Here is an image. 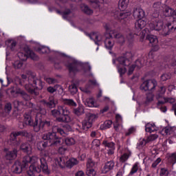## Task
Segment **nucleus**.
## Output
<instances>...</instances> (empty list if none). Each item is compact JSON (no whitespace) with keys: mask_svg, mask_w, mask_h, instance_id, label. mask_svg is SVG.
<instances>
[{"mask_svg":"<svg viewBox=\"0 0 176 176\" xmlns=\"http://www.w3.org/2000/svg\"><path fill=\"white\" fill-rule=\"evenodd\" d=\"M167 90V88L165 86H162L158 89L156 98L159 100V98H162L164 94H166V91Z\"/></svg>","mask_w":176,"mask_h":176,"instance_id":"393cba45","label":"nucleus"},{"mask_svg":"<svg viewBox=\"0 0 176 176\" xmlns=\"http://www.w3.org/2000/svg\"><path fill=\"white\" fill-rule=\"evenodd\" d=\"M173 24V25H172ZM170 23V26H169L170 32L173 30H176V19L173 21V23Z\"/></svg>","mask_w":176,"mask_h":176,"instance_id":"774afa93","label":"nucleus"},{"mask_svg":"<svg viewBox=\"0 0 176 176\" xmlns=\"http://www.w3.org/2000/svg\"><path fill=\"white\" fill-rule=\"evenodd\" d=\"M111 171V162H107L102 169V174H107Z\"/></svg>","mask_w":176,"mask_h":176,"instance_id":"4c0bfd02","label":"nucleus"},{"mask_svg":"<svg viewBox=\"0 0 176 176\" xmlns=\"http://www.w3.org/2000/svg\"><path fill=\"white\" fill-rule=\"evenodd\" d=\"M131 13L127 12H116L115 14L116 19H118V20H124V19H127L129 16H130Z\"/></svg>","mask_w":176,"mask_h":176,"instance_id":"ddd939ff","label":"nucleus"},{"mask_svg":"<svg viewBox=\"0 0 176 176\" xmlns=\"http://www.w3.org/2000/svg\"><path fill=\"white\" fill-rule=\"evenodd\" d=\"M131 56V53L128 52L125 56H121L118 58L117 63H118V65L117 68L120 75H124L127 72V75H132L134 69H135V67H138V68L142 67V63H141V60H140L135 61V65H132L131 61L129 59Z\"/></svg>","mask_w":176,"mask_h":176,"instance_id":"f03ea898","label":"nucleus"},{"mask_svg":"<svg viewBox=\"0 0 176 176\" xmlns=\"http://www.w3.org/2000/svg\"><path fill=\"white\" fill-rule=\"evenodd\" d=\"M116 122L114 124V129L116 130V131H119V129L122 127V124H119L120 123V122H122V116L116 114Z\"/></svg>","mask_w":176,"mask_h":176,"instance_id":"4be33fe9","label":"nucleus"},{"mask_svg":"<svg viewBox=\"0 0 176 176\" xmlns=\"http://www.w3.org/2000/svg\"><path fill=\"white\" fill-rule=\"evenodd\" d=\"M47 157H49V153L45 151L40 159L41 164H39V158L38 157H30V155L24 157V167L28 166V163H30L29 170H28V175L35 176V173H39L41 171H43L45 174H50L49 166H47Z\"/></svg>","mask_w":176,"mask_h":176,"instance_id":"f257e3e1","label":"nucleus"},{"mask_svg":"<svg viewBox=\"0 0 176 176\" xmlns=\"http://www.w3.org/2000/svg\"><path fill=\"white\" fill-rule=\"evenodd\" d=\"M21 149L23 151V152L27 153L28 155H31L32 152V148L28 142L22 144L21 145Z\"/></svg>","mask_w":176,"mask_h":176,"instance_id":"dca6fc26","label":"nucleus"},{"mask_svg":"<svg viewBox=\"0 0 176 176\" xmlns=\"http://www.w3.org/2000/svg\"><path fill=\"white\" fill-rule=\"evenodd\" d=\"M66 145L71 146L72 145H75V139L73 138H66L65 140Z\"/></svg>","mask_w":176,"mask_h":176,"instance_id":"79ce46f5","label":"nucleus"},{"mask_svg":"<svg viewBox=\"0 0 176 176\" xmlns=\"http://www.w3.org/2000/svg\"><path fill=\"white\" fill-rule=\"evenodd\" d=\"M160 175V176H168V170L166 169V168H161Z\"/></svg>","mask_w":176,"mask_h":176,"instance_id":"13d9d810","label":"nucleus"},{"mask_svg":"<svg viewBox=\"0 0 176 176\" xmlns=\"http://www.w3.org/2000/svg\"><path fill=\"white\" fill-rule=\"evenodd\" d=\"M130 156H131V153H126L124 155H122L120 157V162H122V163H124V162H126V160H129V158L130 157Z\"/></svg>","mask_w":176,"mask_h":176,"instance_id":"49530a36","label":"nucleus"},{"mask_svg":"<svg viewBox=\"0 0 176 176\" xmlns=\"http://www.w3.org/2000/svg\"><path fill=\"white\" fill-rule=\"evenodd\" d=\"M24 123L28 124V126H33L34 120L31 118V113H27L24 115Z\"/></svg>","mask_w":176,"mask_h":176,"instance_id":"6ab92c4d","label":"nucleus"},{"mask_svg":"<svg viewBox=\"0 0 176 176\" xmlns=\"http://www.w3.org/2000/svg\"><path fill=\"white\" fill-rule=\"evenodd\" d=\"M18 135H21L22 137H28V133H27L25 131L14 132L11 133V138H12V140H16V137H18Z\"/></svg>","mask_w":176,"mask_h":176,"instance_id":"b1692460","label":"nucleus"},{"mask_svg":"<svg viewBox=\"0 0 176 176\" xmlns=\"http://www.w3.org/2000/svg\"><path fill=\"white\" fill-rule=\"evenodd\" d=\"M12 171L15 173V174H21V171H23V167H21L19 162H15L12 166Z\"/></svg>","mask_w":176,"mask_h":176,"instance_id":"412c9836","label":"nucleus"},{"mask_svg":"<svg viewBox=\"0 0 176 176\" xmlns=\"http://www.w3.org/2000/svg\"><path fill=\"white\" fill-rule=\"evenodd\" d=\"M157 86V81L156 80H148L140 85V90L142 91H150V93H153L156 90Z\"/></svg>","mask_w":176,"mask_h":176,"instance_id":"423d86ee","label":"nucleus"},{"mask_svg":"<svg viewBox=\"0 0 176 176\" xmlns=\"http://www.w3.org/2000/svg\"><path fill=\"white\" fill-rule=\"evenodd\" d=\"M81 10L85 13V14H93V10L86 6V4L81 5Z\"/></svg>","mask_w":176,"mask_h":176,"instance_id":"72a5a7b5","label":"nucleus"},{"mask_svg":"<svg viewBox=\"0 0 176 176\" xmlns=\"http://www.w3.org/2000/svg\"><path fill=\"white\" fill-rule=\"evenodd\" d=\"M47 91L51 94L55 93V91H58V93H63V87H61L60 85H56L54 87H48L47 88Z\"/></svg>","mask_w":176,"mask_h":176,"instance_id":"2eb2a0df","label":"nucleus"},{"mask_svg":"<svg viewBox=\"0 0 176 176\" xmlns=\"http://www.w3.org/2000/svg\"><path fill=\"white\" fill-rule=\"evenodd\" d=\"M98 118V116L96 114H88L85 119H87L88 121L93 124V122H94Z\"/></svg>","mask_w":176,"mask_h":176,"instance_id":"a18cd8bd","label":"nucleus"},{"mask_svg":"<svg viewBox=\"0 0 176 176\" xmlns=\"http://www.w3.org/2000/svg\"><path fill=\"white\" fill-rule=\"evenodd\" d=\"M84 104L86 107H89V108H98L100 104L96 102L94 98H88L85 100H84Z\"/></svg>","mask_w":176,"mask_h":176,"instance_id":"9b49d317","label":"nucleus"},{"mask_svg":"<svg viewBox=\"0 0 176 176\" xmlns=\"http://www.w3.org/2000/svg\"><path fill=\"white\" fill-rule=\"evenodd\" d=\"M28 57H31L32 60H38V56L35 53L31 50H30L29 48H28Z\"/></svg>","mask_w":176,"mask_h":176,"instance_id":"09e8293b","label":"nucleus"},{"mask_svg":"<svg viewBox=\"0 0 176 176\" xmlns=\"http://www.w3.org/2000/svg\"><path fill=\"white\" fill-rule=\"evenodd\" d=\"M171 78V74L168 73H165L162 74L160 77L162 82H166V80H168Z\"/></svg>","mask_w":176,"mask_h":176,"instance_id":"3c124183","label":"nucleus"},{"mask_svg":"<svg viewBox=\"0 0 176 176\" xmlns=\"http://www.w3.org/2000/svg\"><path fill=\"white\" fill-rule=\"evenodd\" d=\"M34 111L37 114L40 113V115H46V110L45 109L41 108L39 106H36L34 109Z\"/></svg>","mask_w":176,"mask_h":176,"instance_id":"ea45409f","label":"nucleus"},{"mask_svg":"<svg viewBox=\"0 0 176 176\" xmlns=\"http://www.w3.org/2000/svg\"><path fill=\"white\" fill-rule=\"evenodd\" d=\"M69 91L71 94H72V96L76 94V93H78V87H76V85L72 84L71 85H69Z\"/></svg>","mask_w":176,"mask_h":176,"instance_id":"58836bf2","label":"nucleus"},{"mask_svg":"<svg viewBox=\"0 0 176 176\" xmlns=\"http://www.w3.org/2000/svg\"><path fill=\"white\" fill-rule=\"evenodd\" d=\"M41 102H43V104L48 108H54L56 107V104H57V102L54 100V96H50L49 98L48 102H47L46 100H42Z\"/></svg>","mask_w":176,"mask_h":176,"instance_id":"f8f14e48","label":"nucleus"},{"mask_svg":"<svg viewBox=\"0 0 176 176\" xmlns=\"http://www.w3.org/2000/svg\"><path fill=\"white\" fill-rule=\"evenodd\" d=\"M90 39L94 41L96 45H98V42H101L102 41V36L100 34H92L89 35Z\"/></svg>","mask_w":176,"mask_h":176,"instance_id":"aec40b11","label":"nucleus"},{"mask_svg":"<svg viewBox=\"0 0 176 176\" xmlns=\"http://www.w3.org/2000/svg\"><path fill=\"white\" fill-rule=\"evenodd\" d=\"M104 28L105 30V40L104 46L108 50H111V25L109 23H105L104 25Z\"/></svg>","mask_w":176,"mask_h":176,"instance_id":"6e6552de","label":"nucleus"},{"mask_svg":"<svg viewBox=\"0 0 176 176\" xmlns=\"http://www.w3.org/2000/svg\"><path fill=\"white\" fill-rule=\"evenodd\" d=\"M79 163V161L75 158H71L68 161H67V167H74V166H76Z\"/></svg>","mask_w":176,"mask_h":176,"instance_id":"f704fd0d","label":"nucleus"},{"mask_svg":"<svg viewBox=\"0 0 176 176\" xmlns=\"http://www.w3.org/2000/svg\"><path fill=\"white\" fill-rule=\"evenodd\" d=\"M147 39L149 41L150 43L152 44V46H155V45H157V43L159 41L157 40V37L155 35H148L147 36Z\"/></svg>","mask_w":176,"mask_h":176,"instance_id":"a878e982","label":"nucleus"},{"mask_svg":"<svg viewBox=\"0 0 176 176\" xmlns=\"http://www.w3.org/2000/svg\"><path fill=\"white\" fill-rule=\"evenodd\" d=\"M25 89L30 93L34 94L35 90H42L43 89V82L41 80H36L34 76L28 77V83L25 85Z\"/></svg>","mask_w":176,"mask_h":176,"instance_id":"39448f33","label":"nucleus"},{"mask_svg":"<svg viewBox=\"0 0 176 176\" xmlns=\"http://www.w3.org/2000/svg\"><path fill=\"white\" fill-rule=\"evenodd\" d=\"M74 113H75V115L80 116V115H83V113H85V109L82 106H79L77 109H75L74 110Z\"/></svg>","mask_w":176,"mask_h":176,"instance_id":"e433bc0d","label":"nucleus"},{"mask_svg":"<svg viewBox=\"0 0 176 176\" xmlns=\"http://www.w3.org/2000/svg\"><path fill=\"white\" fill-rule=\"evenodd\" d=\"M133 16L134 19H136L137 20L144 19V17H145V11L140 8H134L133 11Z\"/></svg>","mask_w":176,"mask_h":176,"instance_id":"9d476101","label":"nucleus"},{"mask_svg":"<svg viewBox=\"0 0 176 176\" xmlns=\"http://www.w3.org/2000/svg\"><path fill=\"white\" fill-rule=\"evenodd\" d=\"M157 129V128L156 127L155 124L148 123L147 124H146L145 130L147 133H153V131H156Z\"/></svg>","mask_w":176,"mask_h":176,"instance_id":"bb28decb","label":"nucleus"},{"mask_svg":"<svg viewBox=\"0 0 176 176\" xmlns=\"http://www.w3.org/2000/svg\"><path fill=\"white\" fill-rule=\"evenodd\" d=\"M56 164H58L60 167H65V157H58L55 160Z\"/></svg>","mask_w":176,"mask_h":176,"instance_id":"c756f323","label":"nucleus"},{"mask_svg":"<svg viewBox=\"0 0 176 176\" xmlns=\"http://www.w3.org/2000/svg\"><path fill=\"white\" fill-rule=\"evenodd\" d=\"M16 93V94H21L23 98L25 99V101H30V100H31V97L21 89H17Z\"/></svg>","mask_w":176,"mask_h":176,"instance_id":"cd10ccee","label":"nucleus"},{"mask_svg":"<svg viewBox=\"0 0 176 176\" xmlns=\"http://www.w3.org/2000/svg\"><path fill=\"white\" fill-rule=\"evenodd\" d=\"M168 160L172 164H175L176 163V153H173L169 154Z\"/></svg>","mask_w":176,"mask_h":176,"instance_id":"de8ad7c7","label":"nucleus"},{"mask_svg":"<svg viewBox=\"0 0 176 176\" xmlns=\"http://www.w3.org/2000/svg\"><path fill=\"white\" fill-rule=\"evenodd\" d=\"M52 116H54V118H56L57 122H58V119H63L60 110H58V107L57 108V109H54L52 111Z\"/></svg>","mask_w":176,"mask_h":176,"instance_id":"7c9ffc66","label":"nucleus"},{"mask_svg":"<svg viewBox=\"0 0 176 176\" xmlns=\"http://www.w3.org/2000/svg\"><path fill=\"white\" fill-rule=\"evenodd\" d=\"M96 166V162L91 159H88L87 162V169H93Z\"/></svg>","mask_w":176,"mask_h":176,"instance_id":"c03bdc74","label":"nucleus"},{"mask_svg":"<svg viewBox=\"0 0 176 176\" xmlns=\"http://www.w3.org/2000/svg\"><path fill=\"white\" fill-rule=\"evenodd\" d=\"M140 167V163L138 162H135L129 174V176H132L134 174H135V173H137L138 171V168Z\"/></svg>","mask_w":176,"mask_h":176,"instance_id":"473e14b6","label":"nucleus"},{"mask_svg":"<svg viewBox=\"0 0 176 176\" xmlns=\"http://www.w3.org/2000/svg\"><path fill=\"white\" fill-rule=\"evenodd\" d=\"M91 126H93V124L89 122L87 118H85V120L82 122L83 130H87L88 129H90Z\"/></svg>","mask_w":176,"mask_h":176,"instance_id":"c9c22d12","label":"nucleus"},{"mask_svg":"<svg viewBox=\"0 0 176 176\" xmlns=\"http://www.w3.org/2000/svg\"><path fill=\"white\" fill-rule=\"evenodd\" d=\"M62 102L65 104V105H69V107H76V102L74 101L72 99H63Z\"/></svg>","mask_w":176,"mask_h":176,"instance_id":"2f4dec72","label":"nucleus"},{"mask_svg":"<svg viewBox=\"0 0 176 176\" xmlns=\"http://www.w3.org/2000/svg\"><path fill=\"white\" fill-rule=\"evenodd\" d=\"M58 111H60L63 118H58V122L61 123H68L71 122V117H69V110L68 108L64 106H58Z\"/></svg>","mask_w":176,"mask_h":176,"instance_id":"0eeeda50","label":"nucleus"},{"mask_svg":"<svg viewBox=\"0 0 176 176\" xmlns=\"http://www.w3.org/2000/svg\"><path fill=\"white\" fill-rule=\"evenodd\" d=\"M17 157V149H14L12 151L7 152L6 159L7 160H14Z\"/></svg>","mask_w":176,"mask_h":176,"instance_id":"f3484780","label":"nucleus"},{"mask_svg":"<svg viewBox=\"0 0 176 176\" xmlns=\"http://www.w3.org/2000/svg\"><path fill=\"white\" fill-rule=\"evenodd\" d=\"M69 72H74V74H76L78 72V66L75 65H71L69 67Z\"/></svg>","mask_w":176,"mask_h":176,"instance_id":"6e6d98bb","label":"nucleus"},{"mask_svg":"<svg viewBox=\"0 0 176 176\" xmlns=\"http://www.w3.org/2000/svg\"><path fill=\"white\" fill-rule=\"evenodd\" d=\"M14 68H16V69H19L20 68H21V67H23V62L20 61V60H16L14 63Z\"/></svg>","mask_w":176,"mask_h":176,"instance_id":"4d7b16f0","label":"nucleus"},{"mask_svg":"<svg viewBox=\"0 0 176 176\" xmlns=\"http://www.w3.org/2000/svg\"><path fill=\"white\" fill-rule=\"evenodd\" d=\"M162 131H164V133H165V134L168 135V134H171V133H173V129H171V127L168 126V127L163 129Z\"/></svg>","mask_w":176,"mask_h":176,"instance_id":"e2e57ef3","label":"nucleus"},{"mask_svg":"<svg viewBox=\"0 0 176 176\" xmlns=\"http://www.w3.org/2000/svg\"><path fill=\"white\" fill-rule=\"evenodd\" d=\"M103 129H109L111 127V120H107L102 125Z\"/></svg>","mask_w":176,"mask_h":176,"instance_id":"338daca9","label":"nucleus"},{"mask_svg":"<svg viewBox=\"0 0 176 176\" xmlns=\"http://www.w3.org/2000/svg\"><path fill=\"white\" fill-rule=\"evenodd\" d=\"M164 13L166 17H174V9L170 7H166Z\"/></svg>","mask_w":176,"mask_h":176,"instance_id":"c85d7f7f","label":"nucleus"},{"mask_svg":"<svg viewBox=\"0 0 176 176\" xmlns=\"http://www.w3.org/2000/svg\"><path fill=\"white\" fill-rule=\"evenodd\" d=\"M163 21L160 19H153L149 23L148 26L151 30L155 31H160V35L162 36H167V35H170V27L171 26V23H168L165 26Z\"/></svg>","mask_w":176,"mask_h":176,"instance_id":"20e7f679","label":"nucleus"},{"mask_svg":"<svg viewBox=\"0 0 176 176\" xmlns=\"http://www.w3.org/2000/svg\"><path fill=\"white\" fill-rule=\"evenodd\" d=\"M159 138V135L157 134H153L148 137L147 142H151V141H155V140H157V138Z\"/></svg>","mask_w":176,"mask_h":176,"instance_id":"5fc2aeb1","label":"nucleus"},{"mask_svg":"<svg viewBox=\"0 0 176 176\" xmlns=\"http://www.w3.org/2000/svg\"><path fill=\"white\" fill-rule=\"evenodd\" d=\"M165 102H168L169 104H174L175 102V98H164Z\"/></svg>","mask_w":176,"mask_h":176,"instance_id":"680f3d73","label":"nucleus"},{"mask_svg":"<svg viewBox=\"0 0 176 176\" xmlns=\"http://www.w3.org/2000/svg\"><path fill=\"white\" fill-rule=\"evenodd\" d=\"M18 57L21 61H26L28 58V48H24L21 52L18 53Z\"/></svg>","mask_w":176,"mask_h":176,"instance_id":"a211bd4d","label":"nucleus"},{"mask_svg":"<svg viewBox=\"0 0 176 176\" xmlns=\"http://www.w3.org/2000/svg\"><path fill=\"white\" fill-rule=\"evenodd\" d=\"M45 82H47V83H48L49 85H53L54 83H56V80H54V78H45Z\"/></svg>","mask_w":176,"mask_h":176,"instance_id":"0e129e2a","label":"nucleus"},{"mask_svg":"<svg viewBox=\"0 0 176 176\" xmlns=\"http://www.w3.org/2000/svg\"><path fill=\"white\" fill-rule=\"evenodd\" d=\"M146 142H148V140H146L145 139H143L142 141L139 142L138 144V148H141L142 146L146 144Z\"/></svg>","mask_w":176,"mask_h":176,"instance_id":"69168bd1","label":"nucleus"},{"mask_svg":"<svg viewBox=\"0 0 176 176\" xmlns=\"http://www.w3.org/2000/svg\"><path fill=\"white\" fill-rule=\"evenodd\" d=\"M45 126H50V122L42 121V119H38V116H36L35 123L33 125L34 131H36V133H38V131H40V130H43Z\"/></svg>","mask_w":176,"mask_h":176,"instance_id":"1a4fd4ad","label":"nucleus"},{"mask_svg":"<svg viewBox=\"0 0 176 176\" xmlns=\"http://www.w3.org/2000/svg\"><path fill=\"white\" fill-rule=\"evenodd\" d=\"M130 0H120L118 6L121 10H126L127 9V6H129V3Z\"/></svg>","mask_w":176,"mask_h":176,"instance_id":"5701e85b","label":"nucleus"},{"mask_svg":"<svg viewBox=\"0 0 176 176\" xmlns=\"http://www.w3.org/2000/svg\"><path fill=\"white\" fill-rule=\"evenodd\" d=\"M53 131H56L57 133H59V134H60V135H65V132H64V130L61 129L60 128H58V126H55L53 127L52 129Z\"/></svg>","mask_w":176,"mask_h":176,"instance_id":"603ef678","label":"nucleus"},{"mask_svg":"<svg viewBox=\"0 0 176 176\" xmlns=\"http://www.w3.org/2000/svg\"><path fill=\"white\" fill-rule=\"evenodd\" d=\"M153 101V94L151 93L146 96V104H149Z\"/></svg>","mask_w":176,"mask_h":176,"instance_id":"052dcab7","label":"nucleus"},{"mask_svg":"<svg viewBox=\"0 0 176 176\" xmlns=\"http://www.w3.org/2000/svg\"><path fill=\"white\" fill-rule=\"evenodd\" d=\"M87 176H96L97 175V172L94 168L92 169H87Z\"/></svg>","mask_w":176,"mask_h":176,"instance_id":"864d4df0","label":"nucleus"},{"mask_svg":"<svg viewBox=\"0 0 176 176\" xmlns=\"http://www.w3.org/2000/svg\"><path fill=\"white\" fill-rule=\"evenodd\" d=\"M6 45L10 47L11 50H14V47H16V41L8 40L6 41Z\"/></svg>","mask_w":176,"mask_h":176,"instance_id":"8fccbe9b","label":"nucleus"},{"mask_svg":"<svg viewBox=\"0 0 176 176\" xmlns=\"http://www.w3.org/2000/svg\"><path fill=\"white\" fill-rule=\"evenodd\" d=\"M13 104H14V107L16 108V109H18V111H21L23 107H24V103H22L19 100L14 101Z\"/></svg>","mask_w":176,"mask_h":176,"instance_id":"a19ab883","label":"nucleus"},{"mask_svg":"<svg viewBox=\"0 0 176 176\" xmlns=\"http://www.w3.org/2000/svg\"><path fill=\"white\" fill-rule=\"evenodd\" d=\"M147 21L146 19H138V21L135 23V27L137 30H142V28H145L146 26Z\"/></svg>","mask_w":176,"mask_h":176,"instance_id":"4468645a","label":"nucleus"},{"mask_svg":"<svg viewBox=\"0 0 176 176\" xmlns=\"http://www.w3.org/2000/svg\"><path fill=\"white\" fill-rule=\"evenodd\" d=\"M162 162V159L160 157H158L151 165V167L153 168H156L157 166L160 164V163Z\"/></svg>","mask_w":176,"mask_h":176,"instance_id":"bf43d9fd","label":"nucleus"},{"mask_svg":"<svg viewBox=\"0 0 176 176\" xmlns=\"http://www.w3.org/2000/svg\"><path fill=\"white\" fill-rule=\"evenodd\" d=\"M43 140L45 142H39L37 143V149L38 151H42L43 148H46L49 145L50 146H58V145H61V138L57 136L56 132L44 134Z\"/></svg>","mask_w":176,"mask_h":176,"instance_id":"7ed1b4c3","label":"nucleus"},{"mask_svg":"<svg viewBox=\"0 0 176 176\" xmlns=\"http://www.w3.org/2000/svg\"><path fill=\"white\" fill-rule=\"evenodd\" d=\"M114 37L116 39H118V42H119V43H124V41H126V39L124 38V36H123V35L120 34H114Z\"/></svg>","mask_w":176,"mask_h":176,"instance_id":"37998d69","label":"nucleus"}]
</instances>
